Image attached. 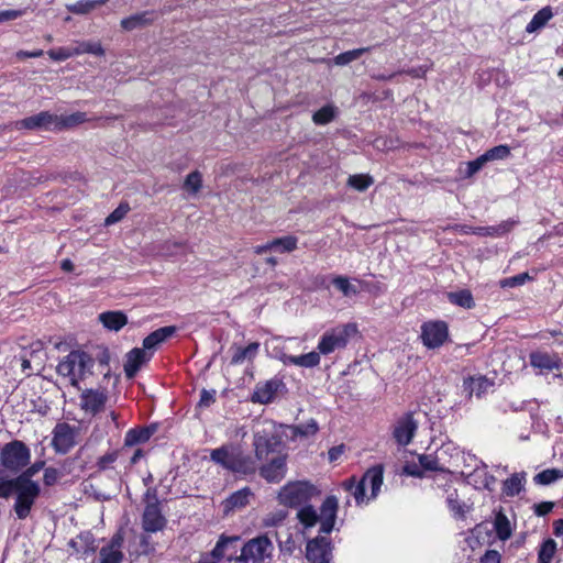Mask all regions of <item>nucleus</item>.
Instances as JSON below:
<instances>
[{"instance_id":"1","label":"nucleus","mask_w":563,"mask_h":563,"mask_svg":"<svg viewBox=\"0 0 563 563\" xmlns=\"http://www.w3.org/2000/svg\"><path fill=\"white\" fill-rule=\"evenodd\" d=\"M239 537L222 536L212 552L198 563H272L275 547L272 540L262 534L249 540L242 548Z\"/></svg>"},{"instance_id":"2","label":"nucleus","mask_w":563,"mask_h":563,"mask_svg":"<svg viewBox=\"0 0 563 563\" xmlns=\"http://www.w3.org/2000/svg\"><path fill=\"white\" fill-rule=\"evenodd\" d=\"M22 460L14 462L12 467L4 473L3 487L7 488L4 497L14 496V511L19 519H25L40 496L41 487L34 476L43 468L44 463L37 462L21 474L15 476V467L20 465Z\"/></svg>"},{"instance_id":"3","label":"nucleus","mask_w":563,"mask_h":563,"mask_svg":"<svg viewBox=\"0 0 563 563\" xmlns=\"http://www.w3.org/2000/svg\"><path fill=\"white\" fill-rule=\"evenodd\" d=\"M384 481L382 465H376L366 471L362 478L356 482L352 476L341 483V487L350 493L357 506H367L378 496Z\"/></svg>"},{"instance_id":"4","label":"nucleus","mask_w":563,"mask_h":563,"mask_svg":"<svg viewBox=\"0 0 563 563\" xmlns=\"http://www.w3.org/2000/svg\"><path fill=\"white\" fill-rule=\"evenodd\" d=\"M339 509V499L335 496H328L321 504L320 514L313 506H305L297 511V519L303 530L320 525L321 533H330L335 526Z\"/></svg>"},{"instance_id":"5","label":"nucleus","mask_w":563,"mask_h":563,"mask_svg":"<svg viewBox=\"0 0 563 563\" xmlns=\"http://www.w3.org/2000/svg\"><path fill=\"white\" fill-rule=\"evenodd\" d=\"M95 360L85 351H70L57 365L58 375L68 378L73 386L92 375Z\"/></svg>"},{"instance_id":"6","label":"nucleus","mask_w":563,"mask_h":563,"mask_svg":"<svg viewBox=\"0 0 563 563\" xmlns=\"http://www.w3.org/2000/svg\"><path fill=\"white\" fill-rule=\"evenodd\" d=\"M321 490L313 484L306 481L289 482L278 492L277 499L280 505L286 507L310 506L308 503L318 497Z\"/></svg>"},{"instance_id":"7","label":"nucleus","mask_w":563,"mask_h":563,"mask_svg":"<svg viewBox=\"0 0 563 563\" xmlns=\"http://www.w3.org/2000/svg\"><path fill=\"white\" fill-rule=\"evenodd\" d=\"M357 332L354 323L339 324L325 330L319 339L317 350L322 355H329L347 346L351 336Z\"/></svg>"},{"instance_id":"8","label":"nucleus","mask_w":563,"mask_h":563,"mask_svg":"<svg viewBox=\"0 0 563 563\" xmlns=\"http://www.w3.org/2000/svg\"><path fill=\"white\" fill-rule=\"evenodd\" d=\"M80 427L67 422H58L53 429L52 445L59 454L68 453L78 444Z\"/></svg>"},{"instance_id":"9","label":"nucleus","mask_w":563,"mask_h":563,"mask_svg":"<svg viewBox=\"0 0 563 563\" xmlns=\"http://www.w3.org/2000/svg\"><path fill=\"white\" fill-rule=\"evenodd\" d=\"M420 338L428 349H438L449 339V328L444 321H428L421 325Z\"/></svg>"},{"instance_id":"10","label":"nucleus","mask_w":563,"mask_h":563,"mask_svg":"<svg viewBox=\"0 0 563 563\" xmlns=\"http://www.w3.org/2000/svg\"><path fill=\"white\" fill-rule=\"evenodd\" d=\"M108 401V391L106 388H86L79 396L80 409L89 416H96L101 412Z\"/></svg>"},{"instance_id":"11","label":"nucleus","mask_w":563,"mask_h":563,"mask_svg":"<svg viewBox=\"0 0 563 563\" xmlns=\"http://www.w3.org/2000/svg\"><path fill=\"white\" fill-rule=\"evenodd\" d=\"M419 422L415 419L413 412H407L399 417L393 427V439L399 446L408 445L413 439Z\"/></svg>"},{"instance_id":"12","label":"nucleus","mask_w":563,"mask_h":563,"mask_svg":"<svg viewBox=\"0 0 563 563\" xmlns=\"http://www.w3.org/2000/svg\"><path fill=\"white\" fill-rule=\"evenodd\" d=\"M57 114L42 111L37 114L18 120L14 123L16 130H46L56 131Z\"/></svg>"},{"instance_id":"13","label":"nucleus","mask_w":563,"mask_h":563,"mask_svg":"<svg viewBox=\"0 0 563 563\" xmlns=\"http://www.w3.org/2000/svg\"><path fill=\"white\" fill-rule=\"evenodd\" d=\"M285 388V383L279 377H273L266 382L257 383L251 396V400L256 404L266 405L272 402L276 395Z\"/></svg>"},{"instance_id":"14","label":"nucleus","mask_w":563,"mask_h":563,"mask_svg":"<svg viewBox=\"0 0 563 563\" xmlns=\"http://www.w3.org/2000/svg\"><path fill=\"white\" fill-rule=\"evenodd\" d=\"M306 558L310 563H329L331 559L330 540L322 536L307 543Z\"/></svg>"},{"instance_id":"15","label":"nucleus","mask_w":563,"mask_h":563,"mask_svg":"<svg viewBox=\"0 0 563 563\" xmlns=\"http://www.w3.org/2000/svg\"><path fill=\"white\" fill-rule=\"evenodd\" d=\"M256 457L267 456L273 453H280L283 441L277 434H256L254 438Z\"/></svg>"},{"instance_id":"16","label":"nucleus","mask_w":563,"mask_h":563,"mask_svg":"<svg viewBox=\"0 0 563 563\" xmlns=\"http://www.w3.org/2000/svg\"><path fill=\"white\" fill-rule=\"evenodd\" d=\"M319 431V424L317 420L309 419L305 423L286 426L284 430V435L287 440L290 441H308L312 437H314Z\"/></svg>"},{"instance_id":"17","label":"nucleus","mask_w":563,"mask_h":563,"mask_svg":"<svg viewBox=\"0 0 563 563\" xmlns=\"http://www.w3.org/2000/svg\"><path fill=\"white\" fill-rule=\"evenodd\" d=\"M166 526V519L162 515L158 504H148L143 512L142 527L144 531L155 533Z\"/></svg>"},{"instance_id":"18","label":"nucleus","mask_w":563,"mask_h":563,"mask_svg":"<svg viewBox=\"0 0 563 563\" xmlns=\"http://www.w3.org/2000/svg\"><path fill=\"white\" fill-rule=\"evenodd\" d=\"M152 357L143 347H134L126 354L124 363V373L128 378H133L141 367Z\"/></svg>"},{"instance_id":"19","label":"nucleus","mask_w":563,"mask_h":563,"mask_svg":"<svg viewBox=\"0 0 563 563\" xmlns=\"http://www.w3.org/2000/svg\"><path fill=\"white\" fill-rule=\"evenodd\" d=\"M320 355L322 354L319 353V351L317 350L301 355H289L286 353H282L277 357L285 365H296L305 368H313L320 364Z\"/></svg>"},{"instance_id":"20","label":"nucleus","mask_w":563,"mask_h":563,"mask_svg":"<svg viewBox=\"0 0 563 563\" xmlns=\"http://www.w3.org/2000/svg\"><path fill=\"white\" fill-rule=\"evenodd\" d=\"M437 462L438 460H409L402 472L407 476L426 477L429 473L438 470Z\"/></svg>"},{"instance_id":"21","label":"nucleus","mask_w":563,"mask_h":563,"mask_svg":"<svg viewBox=\"0 0 563 563\" xmlns=\"http://www.w3.org/2000/svg\"><path fill=\"white\" fill-rule=\"evenodd\" d=\"M157 18L158 13L156 11L147 10L122 19L121 26L125 31H133L152 24Z\"/></svg>"},{"instance_id":"22","label":"nucleus","mask_w":563,"mask_h":563,"mask_svg":"<svg viewBox=\"0 0 563 563\" xmlns=\"http://www.w3.org/2000/svg\"><path fill=\"white\" fill-rule=\"evenodd\" d=\"M157 431V424L130 429L124 437L125 446H134L147 442Z\"/></svg>"},{"instance_id":"23","label":"nucleus","mask_w":563,"mask_h":563,"mask_svg":"<svg viewBox=\"0 0 563 563\" xmlns=\"http://www.w3.org/2000/svg\"><path fill=\"white\" fill-rule=\"evenodd\" d=\"M261 475L267 482H279L286 475L285 460H266L265 464L260 466Z\"/></svg>"},{"instance_id":"24","label":"nucleus","mask_w":563,"mask_h":563,"mask_svg":"<svg viewBox=\"0 0 563 563\" xmlns=\"http://www.w3.org/2000/svg\"><path fill=\"white\" fill-rule=\"evenodd\" d=\"M251 497L252 492L249 488L236 490L222 501L223 512L228 515L229 512L242 509L250 503Z\"/></svg>"},{"instance_id":"25","label":"nucleus","mask_w":563,"mask_h":563,"mask_svg":"<svg viewBox=\"0 0 563 563\" xmlns=\"http://www.w3.org/2000/svg\"><path fill=\"white\" fill-rule=\"evenodd\" d=\"M230 350L232 352L230 363L232 365H240L246 361L252 362L256 357L258 350H260V343L252 342L247 346H244V347L233 344Z\"/></svg>"},{"instance_id":"26","label":"nucleus","mask_w":563,"mask_h":563,"mask_svg":"<svg viewBox=\"0 0 563 563\" xmlns=\"http://www.w3.org/2000/svg\"><path fill=\"white\" fill-rule=\"evenodd\" d=\"M175 325L162 327L153 332H151L143 340V349L144 350H154L161 343L165 342L168 338L175 334L176 332Z\"/></svg>"},{"instance_id":"27","label":"nucleus","mask_w":563,"mask_h":563,"mask_svg":"<svg viewBox=\"0 0 563 563\" xmlns=\"http://www.w3.org/2000/svg\"><path fill=\"white\" fill-rule=\"evenodd\" d=\"M123 539L121 536H114L111 543L100 551L101 563H120L122 561V547Z\"/></svg>"},{"instance_id":"28","label":"nucleus","mask_w":563,"mask_h":563,"mask_svg":"<svg viewBox=\"0 0 563 563\" xmlns=\"http://www.w3.org/2000/svg\"><path fill=\"white\" fill-rule=\"evenodd\" d=\"M99 321L106 329L118 332L128 323V317L123 311H106L99 314Z\"/></svg>"},{"instance_id":"29","label":"nucleus","mask_w":563,"mask_h":563,"mask_svg":"<svg viewBox=\"0 0 563 563\" xmlns=\"http://www.w3.org/2000/svg\"><path fill=\"white\" fill-rule=\"evenodd\" d=\"M530 364L541 371H552L560 367V361L555 355L545 352L530 354Z\"/></svg>"},{"instance_id":"30","label":"nucleus","mask_w":563,"mask_h":563,"mask_svg":"<svg viewBox=\"0 0 563 563\" xmlns=\"http://www.w3.org/2000/svg\"><path fill=\"white\" fill-rule=\"evenodd\" d=\"M494 528L498 539L506 541L511 537L515 529V523L503 511H498L495 515Z\"/></svg>"},{"instance_id":"31","label":"nucleus","mask_w":563,"mask_h":563,"mask_svg":"<svg viewBox=\"0 0 563 563\" xmlns=\"http://www.w3.org/2000/svg\"><path fill=\"white\" fill-rule=\"evenodd\" d=\"M553 11L550 5L540 9L526 26V32L534 33L543 29L547 23L553 18Z\"/></svg>"},{"instance_id":"32","label":"nucleus","mask_w":563,"mask_h":563,"mask_svg":"<svg viewBox=\"0 0 563 563\" xmlns=\"http://www.w3.org/2000/svg\"><path fill=\"white\" fill-rule=\"evenodd\" d=\"M87 121H89L87 114L80 111L66 115H57L56 131L68 130Z\"/></svg>"},{"instance_id":"33","label":"nucleus","mask_w":563,"mask_h":563,"mask_svg":"<svg viewBox=\"0 0 563 563\" xmlns=\"http://www.w3.org/2000/svg\"><path fill=\"white\" fill-rule=\"evenodd\" d=\"M30 449L19 440L4 444L0 451V457H30Z\"/></svg>"},{"instance_id":"34","label":"nucleus","mask_w":563,"mask_h":563,"mask_svg":"<svg viewBox=\"0 0 563 563\" xmlns=\"http://www.w3.org/2000/svg\"><path fill=\"white\" fill-rule=\"evenodd\" d=\"M526 475L525 473H518L511 475L503 484V493L506 496L514 497L518 495L525 487Z\"/></svg>"},{"instance_id":"35","label":"nucleus","mask_w":563,"mask_h":563,"mask_svg":"<svg viewBox=\"0 0 563 563\" xmlns=\"http://www.w3.org/2000/svg\"><path fill=\"white\" fill-rule=\"evenodd\" d=\"M464 386L470 391V395L475 394L477 397H481L493 386V383L484 376L470 377L464 382Z\"/></svg>"},{"instance_id":"36","label":"nucleus","mask_w":563,"mask_h":563,"mask_svg":"<svg viewBox=\"0 0 563 563\" xmlns=\"http://www.w3.org/2000/svg\"><path fill=\"white\" fill-rule=\"evenodd\" d=\"M108 0H78L74 3L67 4L66 8L74 14H87L96 8L104 4Z\"/></svg>"},{"instance_id":"37","label":"nucleus","mask_w":563,"mask_h":563,"mask_svg":"<svg viewBox=\"0 0 563 563\" xmlns=\"http://www.w3.org/2000/svg\"><path fill=\"white\" fill-rule=\"evenodd\" d=\"M448 298L451 303L464 309H472L475 306L473 295L468 289L449 292Z\"/></svg>"},{"instance_id":"38","label":"nucleus","mask_w":563,"mask_h":563,"mask_svg":"<svg viewBox=\"0 0 563 563\" xmlns=\"http://www.w3.org/2000/svg\"><path fill=\"white\" fill-rule=\"evenodd\" d=\"M338 114V108L333 104H325L312 114V121L316 125H325L332 122Z\"/></svg>"},{"instance_id":"39","label":"nucleus","mask_w":563,"mask_h":563,"mask_svg":"<svg viewBox=\"0 0 563 563\" xmlns=\"http://www.w3.org/2000/svg\"><path fill=\"white\" fill-rule=\"evenodd\" d=\"M517 224V221L508 219L500 222L497 225L482 227L483 233L482 236H495L499 238L510 232L514 227Z\"/></svg>"},{"instance_id":"40","label":"nucleus","mask_w":563,"mask_h":563,"mask_svg":"<svg viewBox=\"0 0 563 563\" xmlns=\"http://www.w3.org/2000/svg\"><path fill=\"white\" fill-rule=\"evenodd\" d=\"M298 239L295 235H285L273 239L272 246L274 252L290 253L297 249Z\"/></svg>"},{"instance_id":"41","label":"nucleus","mask_w":563,"mask_h":563,"mask_svg":"<svg viewBox=\"0 0 563 563\" xmlns=\"http://www.w3.org/2000/svg\"><path fill=\"white\" fill-rule=\"evenodd\" d=\"M369 51H371V47H360V48L346 51V52H343V53H340L339 55H336L333 58V63L336 66H345V65H349L350 63L356 60L363 54H365Z\"/></svg>"},{"instance_id":"42","label":"nucleus","mask_w":563,"mask_h":563,"mask_svg":"<svg viewBox=\"0 0 563 563\" xmlns=\"http://www.w3.org/2000/svg\"><path fill=\"white\" fill-rule=\"evenodd\" d=\"M373 177L367 174L351 175L347 179V186L354 188L357 191H365L373 185Z\"/></svg>"},{"instance_id":"43","label":"nucleus","mask_w":563,"mask_h":563,"mask_svg":"<svg viewBox=\"0 0 563 563\" xmlns=\"http://www.w3.org/2000/svg\"><path fill=\"white\" fill-rule=\"evenodd\" d=\"M556 551V542L553 539L545 540L538 554V562L539 563H550L553 559V555Z\"/></svg>"},{"instance_id":"44","label":"nucleus","mask_w":563,"mask_h":563,"mask_svg":"<svg viewBox=\"0 0 563 563\" xmlns=\"http://www.w3.org/2000/svg\"><path fill=\"white\" fill-rule=\"evenodd\" d=\"M75 53H77V55L92 54L96 56H102L104 55V49L99 42H82L75 47Z\"/></svg>"},{"instance_id":"45","label":"nucleus","mask_w":563,"mask_h":563,"mask_svg":"<svg viewBox=\"0 0 563 563\" xmlns=\"http://www.w3.org/2000/svg\"><path fill=\"white\" fill-rule=\"evenodd\" d=\"M332 284L345 296H353L358 292L357 288L352 285L347 277L345 276H335L332 279Z\"/></svg>"},{"instance_id":"46","label":"nucleus","mask_w":563,"mask_h":563,"mask_svg":"<svg viewBox=\"0 0 563 563\" xmlns=\"http://www.w3.org/2000/svg\"><path fill=\"white\" fill-rule=\"evenodd\" d=\"M464 452L453 442L443 443L437 451L434 457H459Z\"/></svg>"},{"instance_id":"47","label":"nucleus","mask_w":563,"mask_h":563,"mask_svg":"<svg viewBox=\"0 0 563 563\" xmlns=\"http://www.w3.org/2000/svg\"><path fill=\"white\" fill-rule=\"evenodd\" d=\"M202 187V175L200 172L195 170L187 175L184 188L190 191L191 194H197Z\"/></svg>"},{"instance_id":"48","label":"nucleus","mask_w":563,"mask_h":563,"mask_svg":"<svg viewBox=\"0 0 563 563\" xmlns=\"http://www.w3.org/2000/svg\"><path fill=\"white\" fill-rule=\"evenodd\" d=\"M131 210L128 202H121L104 220L106 225H112L121 221Z\"/></svg>"},{"instance_id":"49","label":"nucleus","mask_w":563,"mask_h":563,"mask_svg":"<svg viewBox=\"0 0 563 563\" xmlns=\"http://www.w3.org/2000/svg\"><path fill=\"white\" fill-rule=\"evenodd\" d=\"M489 162L503 161L510 156V147L506 144L494 146L485 152Z\"/></svg>"},{"instance_id":"50","label":"nucleus","mask_w":563,"mask_h":563,"mask_svg":"<svg viewBox=\"0 0 563 563\" xmlns=\"http://www.w3.org/2000/svg\"><path fill=\"white\" fill-rule=\"evenodd\" d=\"M47 55L53 60L64 62L70 57L77 55V53H75V48L57 47V48L49 49L47 52Z\"/></svg>"},{"instance_id":"51","label":"nucleus","mask_w":563,"mask_h":563,"mask_svg":"<svg viewBox=\"0 0 563 563\" xmlns=\"http://www.w3.org/2000/svg\"><path fill=\"white\" fill-rule=\"evenodd\" d=\"M562 476L556 470H545L534 476V482L540 485H549Z\"/></svg>"},{"instance_id":"52","label":"nucleus","mask_w":563,"mask_h":563,"mask_svg":"<svg viewBox=\"0 0 563 563\" xmlns=\"http://www.w3.org/2000/svg\"><path fill=\"white\" fill-rule=\"evenodd\" d=\"M530 276L528 273H520L515 276L504 278L499 282L501 288H514L523 285Z\"/></svg>"},{"instance_id":"53","label":"nucleus","mask_w":563,"mask_h":563,"mask_svg":"<svg viewBox=\"0 0 563 563\" xmlns=\"http://www.w3.org/2000/svg\"><path fill=\"white\" fill-rule=\"evenodd\" d=\"M433 64H423L417 67H411L408 69H401L397 71V74H406L412 78H423L426 77L427 73L432 68Z\"/></svg>"},{"instance_id":"54","label":"nucleus","mask_w":563,"mask_h":563,"mask_svg":"<svg viewBox=\"0 0 563 563\" xmlns=\"http://www.w3.org/2000/svg\"><path fill=\"white\" fill-rule=\"evenodd\" d=\"M448 230H452L460 234H474L482 236L483 229L482 227H473L467 224H454L452 227H449Z\"/></svg>"},{"instance_id":"55","label":"nucleus","mask_w":563,"mask_h":563,"mask_svg":"<svg viewBox=\"0 0 563 563\" xmlns=\"http://www.w3.org/2000/svg\"><path fill=\"white\" fill-rule=\"evenodd\" d=\"M227 468H231L234 472H245L243 466L247 463H253L255 460H218Z\"/></svg>"},{"instance_id":"56","label":"nucleus","mask_w":563,"mask_h":563,"mask_svg":"<svg viewBox=\"0 0 563 563\" xmlns=\"http://www.w3.org/2000/svg\"><path fill=\"white\" fill-rule=\"evenodd\" d=\"M15 461L16 460H2V464L0 466V497L5 496L8 492L7 488L3 487L4 473H7L12 467Z\"/></svg>"},{"instance_id":"57","label":"nucleus","mask_w":563,"mask_h":563,"mask_svg":"<svg viewBox=\"0 0 563 563\" xmlns=\"http://www.w3.org/2000/svg\"><path fill=\"white\" fill-rule=\"evenodd\" d=\"M25 13V10H2L0 11V24L7 21H12L21 18Z\"/></svg>"},{"instance_id":"58","label":"nucleus","mask_w":563,"mask_h":563,"mask_svg":"<svg viewBox=\"0 0 563 563\" xmlns=\"http://www.w3.org/2000/svg\"><path fill=\"white\" fill-rule=\"evenodd\" d=\"M216 401V390L214 389H211V390H207V389H203L200 394V400H199V406L200 407H210L213 402Z\"/></svg>"},{"instance_id":"59","label":"nucleus","mask_w":563,"mask_h":563,"mask_svg":"<svg viewBox=\"0 0 563 563\" xmlns=\"http://www.w3.org/2000/svg\"><path fill=\"white\" fill-rule=\"evenodd\" d=\"M446 501H448L449 508L455 516H463L464 506L459 503L457 498L454 497L453 494H450L448 496Z\"/></svg>"},{"instance_id":"60","label":"nucleus","mask_w":563,"mask_h":563,"mask_svg":"<svg viewBox=\"0 0 563 563\" xmlns=\"http://www.w3.org/2000/svg\"><path fill=\"white\" fill-rule=\"evenodd\" d=\"M286 517V512L283 510H279L275 515H269L265 518L264 522L266 526H275L278 522L283 521Z\"/></svg>"},{"instance_id":"61","label":"nucleus","mask_w":563,"mask_h":563,"mask_svg":"<svg viewBox=\"0 0 563 563\" xmlns=\"http://www.w3.org/2000/svg\"><path fill=\"white\" fill-rule=\"evenodd\" d=\"M553 508V503L551 501H543L534 506V512L538 516H544L549 514Z\"/></svg>"},{"instance_id":"62","label":"nucleus","mask_w":563,"mask_h":563,"mask_svg":"<svg viewBox=\"0 0 563 563\" xmlns=\"http://www.w3.org/2000/svg\"><path fill=\"white\" fill-rule=\"evenodd\" d=\"M482 563H500V554L497 551H487L482 558Z\"/></svg>"},{"instance_id":"63","label":"nucleus","mask_w":563,"mask_h":563,"mask_svg":"<svg viewBox=\"0 0 563 563\" xmlns=\"http://www.w3.org/2000/svg\"><path fill=\"white\" fill-rule=\"evenodd\" d=\"M44 482L46 485H53L55 484V482L57 481L58 478V473L57 471L53 470V468H47L44 473Z\"/></svg>"},{"instance_id":"64","label":"nucleus","mask_w":563,"mask_h":563,"mask_svg":"<svg viewBox=\"0 0 563 563\" xmlns=\"http://www.w3.org/2000/svg\"><path fill=\"white\" fill-rule=\"evenodd\" d=\"M479 167L477 166V164L475 163V161H470L466 163V168H465V173H464V176L466 178H471L472 176H474L477 172H479Z\"/></svg>"}]
</instances>
